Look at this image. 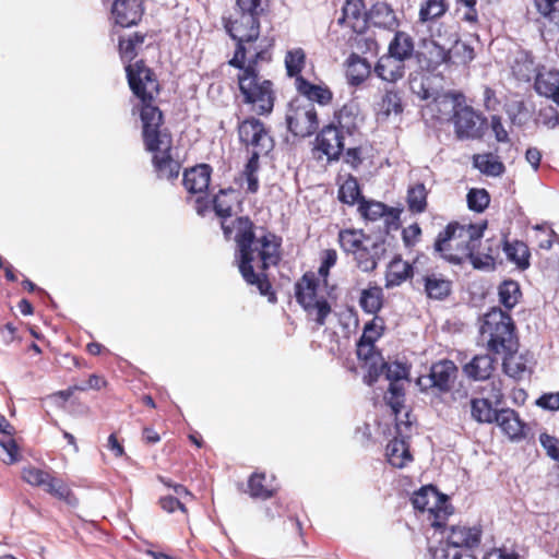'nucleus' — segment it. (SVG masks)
<instances>
[{
    "label": "nucleus",
    "mask_w": 559,
    "mask_h": 559,
    "mask_svg": "<svg viewBox=\"0 0 559 559\" xmlns=\"http://www.w3.org/2000/svg\"><path fill=\"white\" fill-rule=\"evenodd\" d=\"M130 88L141 102L142 136L145 150L152 154V163L158 178H178L181 164L173 147V138L163 127V114L153 105L159 93L154 73L143 61L126 67Z\"/></svg>",
    "instance_id": "obj_1"
},
{
    "label": "nucleus",
    "mask_w": 559,
    "mask_h": 559,
    "mask_svg": "<svg viewBox=\"0 0 559 559\" xmlns=\"http://www.w3.org/2000/svg\"><path fill=\"white\" fill-rule=\"evenodd\" d=\"M234 190H221L213 200L215 213L224 218L222 228L225 236L230 237L236 230L235 241L238 248V267L243 280L250 285H257L262 295H266L270 288L267 281L261 278L259 271H264L275 265L280 260V242L275 235L264 234L257 237L253 233V224L248 217H238L233 226L227 224L231 216Z\"/></svg>",
    "instance_id": "obj_2"
},
{
    "label": "nucleus",
    "mask_w": 559,
    "mask_h": 559,
    "mask_svg": "<svg viewBox=\"0 0 559 559\" xmlns=\"http://www.w3.org/2000/svg\"><path fill=\"white\" fill-rule=\"evenodd\" d=\"M485 228L486 224L451 223L439 233L435 250L441 258L453 264H462L468 259L475 269L489 267L493 264V258L489 254L476 253Z\"/></svg>",
    "instance_id": "obj_3"
},
{
    "label": "nucleus",
    "mask_w": 559,
    "mask_h": 559,
    "mask_svg": "<svg viewBox=\"0 0 559 559\" xmlns=\"http://www.w3.org/2000/svg\"><path fill=\"white\" fill-rule=\"evenodd\" d=\"M271 55L267 49L257 50L247 60H241L237 81L243 103L251 105L259 115L270 114L274 106L273 83L260 74V63L269 62Z\"/></svg>",
    "instance_id": "obj_4"
},
{
    "label": "nucleus",
    "mask_w": 559,
    "mask_h": 559,
    "mask_svg": "<svg viewBox=\"0 0 559 559\" xmlns=\"http://www.w3.org/2000/svg\"><path fill=\"white\" fill-rule=\"evenodd\" d=\"M479 332L481 342L495 354L511 352L516 347L514 323L510 314L500 308L495 307L484 316Z\"/></svg>",
    "instance_id": "obj_5"
},
{
    "label": "nucleus",
    "mask_w": 559,
    "mask_h": 559,
    "mask_svg": "<svg viewBox=\"0 0 559 559\" xmlns=\"http://www.w3.org/2000/svg\"><path fill=\"white\" fill-rule=\"evenodd\" d=\"M226 28L237 44L235 55L229 60L230 66H238L241 60H247L254 49H265L262 41L255 44L260 35V23L254 14H241L239 19L230 21Z\"/></svg>",
    "instance_id": "obj_6"
},
{
    "label": "nucleus",
    "mask_w": 559,
    "mask_h": 559,
    "mask_svg": "<svg viewBox=\"0 0 559 559\" xmlns=\"http://www.w3.org/2000/svg\"><path fill=\"white\" fill-rule=\"evenodd\" d=\"M296 299L319 324L325 323L331 306L323 295L319 294L318 281L313 273H306L295 285Z\"/></svg>",
    "instance_id": "obj_7"
},
{
    "label": "nucleus",
    "mask_w": 559,
    "mask_h": 559,
    "mask_svg": "<svg viewBox=\"0 0 559 559\" xmlns=\"http://www.w3.org/2000/svg\"><path fill=\"white\" fill-rule=\"evenodd\" d=\"M286 122L289 131L296 136L306 138L313 134L319 126L314 105L309 99H293L286 112Z\"/></svg>",
    "instance_id": "obj_8"
},
{
    "label": "nucleus",
    "mask_w": 559,
    "mask_h": 559,
    "mask_svg": "<svg viewBox=\"0 0 559 559\" xmlns=\"http://www.w3.org/2000/svg\"><path fill=\"white\" fill-rule=\"evenodd\" d=\"M481 539V530L478 526L455 525L444 532L442 539L433 549H443L452 552L451 549L471 551L477 547Z\"/></svg>",
    "instance_id": "obj_9"
},
{
    "label": "nucleus",
    "mask_w": 559,
    "mask_h": 559,
    "mask_svg": "<svg viewBox=\"0 0 559 559\" xmlns=\"http://www.w3.org/2000/svg\"><path fill=\"white\" fill-rule=\"evenodd\" d=\"M412 502L415 509L428 511L435 515L436 521L432 523L433 526H440L441 522L439 520L445 519L452 513V509L447 503L445 497L440 495L432 486H425L416 491L412 498Z\"/></svg>",
    "instance_id": "obj_10"
},
{
    "label": "nucleus",
    "mask_w": 559,
    "mask_h": 559,
    "mask_svg": "<svg viewBox=\"0 0 559 559\" xmlns=\"http://www.w3.org/2000/svg\"><path fill=\"white\" fill-rule=\"evenodd\" d=\"M22 478L28 485L40 487L56 498L71 503L69 487L61 479L52 477L48 472L35 466H26L22 469Z\"/></svg>",
    "instance_id": "obj_11"
},
{
    "label": "nucleus",
    "mask_w": 559,
    "mask_h": 559,
    "mask_svg": "<svg viewBox=\"0 0 559 559\" xmlns=\"http://www.w3.org/2000/svg\"><path fill=\"white\" fill-rule=\"evenodd\" d=\"M457 374L456 366L450 360H440L433 364L428 376H421L417 384L421 390L437 389L439 392H448L453 385Z\"/></svg>",
    "instance_id": "obj_12"
},
{
    "label": "nucleus",
    "mask_w": 559,
    "mask_h": 559,
    "mask_svg": "<svg viewBox=\"0 0 559 559\" xmlns=\"http://www.w3.org/2000/svg\"><path fill=\"white\" fill-rule=\"evenodd\" d=\"M240 141L252 151L269 152L273 146V141L264 128V124L255 119H247L238 127Z\"/></svg>",
    "instance_id": "obj_13"
},
{
    "label": "nucleus",
    "mask_w": 559,
    "mask_h": 559,
    "mask_svg": "<svg viewBox=\"0 0 559 559\" xmlns=\"http://www.w3.org/2000/svg\"><path fill=\"white\" fill-rule=\"evenodd\" d=\"M344 134L335 124L326 126L317 136V148L329 160L338 159L345 146Z\"/></svg>",
    "instance_id": "obj_14"
},
{
    "label": "nucleus",
    "mask_w": 559,
    "mask_h": 559,
    "mask_svg": "<svg viewBox=\"0 0 559 559\" xmlns=\"http://www.w3.org/2000/svg\"><path fill=\"white\" fill-rule=\"evenodd\" d=\"M456 135L460 139H475L480 135L479 116L471 107H461L453 116Z\"/></svg>",
    "instance_id": "obj_15"
},
{
    "label": "nucleus",
    "mask_w": 559,
    "mask_h": 559,
    "mask_svg": "<svg viewBox=\"0 0 559 559\" xmlns=\"http://www.w3.org/2000/svg\"><path fill=\"white\" fill-rule=\"evenodd\" d=\"M384 252V242L371 239L367 240V242H365V245L353 255L357 266L362 272H371L377 267L378 262L381 260Z\"/></svg>",
    "instance_id": "obj_16"
},
{
    "label": "nucleus",
    "mask_w": 559,
    "mask_h": 559,
    "mask_svg": "<svg viewBox=\"0 0 559 559\" xmlns=\"http://www.w3.org/2000/svg\"><path fill=\"white\" fill-rule=\"evenodd\" d=\"M340 24L350 27L356 33H361L368 23V13L361 0H347L343 7Z\"/></svg>",
    "instance_id": "obj_17"
},
{
    "label": "nucleus",
    "mask_w": 559,
    "mask_h": 559,
    "mask_svg": "<svg viewBox=\"0 0 559 559\" xmlns=\"http://www.w3.org/2000/svg\"><path fill=\"white\" fill-rule=\"evenodd\" d=\"M111 12L115 22L122 27L136 24L142 16L141 4L138 0H115Z\"/></svg>",
    "instance_id": "obj_18"
},
{
    "label": "nucleus",
    "mask_w": 559,
    "mask_h": 559,
    "mask_svg": "<svg viewBox=\"0 0 559 559\" xmlns=\"http://www.w3.org/2000/svg\"><path fill=\"white\" fill-rule=\"evenodd\" d=\"M211 179V168L209 165L202 164L192 167L183 173V186L190 193H202L204 192Z\"/></svg>",
    "instance_id": "obj_19"
},
{
    "label": "nucleus",
    "mask_w": 559,
    "mask_h": 559,
    "mask_svg": "<svg viewBox=\"0 0 559 559\" xmlns=\"http://www.w3.org/2000/svg\"><path fill=\"white\" fill-rule=\"evenodd\" d=\"M404 61L391 53L382 56L376 67V74L383 81L394 83L404 75Z\"/></svg>",
    "instance_id": "obj_20"
},
{
    "label": "nucleus",
    "mask_w": 559,
    "mask_h": 559,
    "mask_svg": "<svg viewBox=\"0 0 559 559\" xmlns=\"http://www.w3.org/2000/svg\"><path fill=\"white\" fill-rule=\"evenodd\" d=\"M295 85L301 97L299 99H309L312 104L317 102L320 105H328L332 100V92L322 85H316L302 76H297Z\"/></svg>",
    "instance_id": "obj_21"
},
{
    "label": "nucleus",
    "mask_w": 559,
    "mask_h": 559,
    "mask_svg": "<svg viewBox=\"0 0 559 559\" xmlns=\"http://www.w3.org/2000/svg\"><path fill=\"white\" fill-rule=\"evenodd\" d=\"M495 423L511 440H520L524 437V423L513 409H500Z\"/></svg>",
    "instance_id": "obj_22"
},
{
    "label": "nucleus",
    "mask_w": 559,
    "mask_h": 559,
    "mask_svg": "<svg viewBox=\"0 0 559 559\" xmlns=\"http://www.w3.org/2000/svg\"><path fill=\"white\" fill-rule=\"evenodd\" d=\"M504 359H503V371L507 376L510 378H513L515 380L523 379L527 373L531 372L528 362V356L527 354H520L515 353L513 350L503 353Z\"/></svg>",
    "instance_id": "obj_23"
},
{
    "label": "nucleus",
    "mask_w": 559,
    "mask_h": 559,
    "mask_svg": "<svg viewBox=\"0 0 559 559\" xmlns=\"http://www.w3.org/2000/svg\"><path fill=\"white\" fill-rule=\"evenodd\" d=\"M535 90L539 95L555 98L559 91V71L543 69L535 76Z\"/></svg>",
    "instance_id": "obj_24"
},
{
    "label": "nucleus",
    "mask_w": 559,
    "mask_h": 559,
    "mask_svg": "<svg viewBox=\"0 0 559 559\" xmlns=\"http://www.w3.org/2000/svg\"><path fill=\"white\" fill-rule=\"evenodd\" d=\"M495 369V359L489 355H477L464 366L465 373L477 381L487 380Z\"/></svg>",
    "instance_id": "obj_25"
},
{
    "label": "nucleus",
    "mask_w": 559,
    "mask_h": 559,
    "mask_svg": "<svg viewBox=\"0 0 559 559\" xmlns=\"http://www.w3.org/2000/svg\"><path fill=\"white\" fill-rule=\"evenodd\" d=\"M337 128L345 134H352L361 120L359 117V107L356 103H346L335 115Z\"/></svg>",
    "instance_id": "obj_26"
},
{
    "label": "nucleus",
    "mask_w": 559,
    "mask_h": 559,
    "mask_svg": "<svg viewBox=\"0 0 559 559\" xmlns=\"http://www.w3.org/2000/svg\"><path fill=\"white\" fill-rule=\"evenodd\" d=\"M469 406L472 418L479 424H492L498 418L499 411L488 397L472 399Z\"/></svg>",
    "instance_id": "obj_27"
},
{
    "label": "nucleus",
    "mask_w": 559,
    "mask_h": 559,
    "mask_svg": "<svg viewBox=\"0 0 559 559\" xmlns=\"http://www.w3.org/2000/svg\"><path fill=\"white\" fill-rule=\"evenodd\" d=\"M371 66L366 59L352 53L347 59L346 78L350 85L361 84L370 74Z\"/></svg>",
    "instance_id": "obj_28"
},
{
    "label": "nucleus",
    "mask_w": 559,
    "mask_h": 559,
    "mask_svg": "<svg viewBox=\"0 0 559 559\" xmlns=\"http://www.w3.org/2000/svg\"><path fill=\"white\" fill-rule=\"evenodd\" d=\"M385 455L388 462L397 468L404 467L408 462L412 461L408 445L403 439L394 438L391 440L386 445Z\"/></svg>",
    "instance_id": "obj_29"
},
{
    "label": "nucleus",
    "mask_w": 559,
    "mask_h": 559,
    "mask_svg": "<svg viewBox=\"0 0 559 559\" xmlns=\"http://www.w3.org/2000/svg\"><path fill=\"white\" fill-rule=\"evenodd\" d=\"M412 265L400 257L394 258L388 266L385 286L394 287L401 285L412 275Z\"/></svg>",
    "instance_id": "obj_30"
},
{
    "label": "nucleus",
    "mask_w": 559,
    "mask_h": 559,
    "mask_svg": "<svg viewBox=\"0 0 559 559\" xmlns=\"http://www.w3.org/2000/svg\"><path fill=\"white\" fill-rule=\"evenodd\" d=\"M368 23L388 29L394 28L397 24L394 11L383 2L372 7L368 13Z\"/></svg>",
    "instance_id": "obj_31"
},
{
    "label": "nucleus",
    "mask_w": 559,
    "mask_h": 559,
    "mask_svg": "<svg viewBox=\"0 0 559 559\" xmlns=\"http://www.w3.org/2000/svg\"><path fill=\"white\" fill-rule=\"evenodd\" d=\"M503 251L508 260L513 262L519 269L526 270L530 266V250L523 241H506Z\"/></svg>",
    "instance_id": "obj_32"
},
{
    "label": "nucleus",
    "mask_w": 559,
    "mask_h": 559,
    "mask_svg": "<svg viewBox=\"0 0 559 559\" xmlns=\"http://www.w3.org/2000/svg\"><path fill=\"white\" fill-rule=\"evenodd\" d=\"M402 100L397 92L386 91L377 108V119L386 120L391 115L397 116L402 112Z\"/></svg>",
    "instance_id": "obj_33"
},
{
    "label": "nucleus",
    "mask_w": 559,
    "mask_h": 559,
    "mask_svg": "<svg viewBox=\"0 0 559 559\" xmlns=\"http://www.w3.org/2000/svg\"><path fill=\"white\" fill-rule=\"evenodd\" d=\"M425 292L429 298L443 299L451 292V282L438 274L426 275L425 278Z\"/></svg>",
    "instance_id": "obj_34"
},
{
    "label": "nucleus",
    "mask_w": 559,
    "mask_h": 559,
    "mask_svg": "<svg viewBox=\"0 0 559 559\" xmlns=\"http://www.w3.org/2000/svg\"><path fill=\"white\" fill-rule=\"evenodd\" d=\"M372 238L366 236L361 230L345 229L340 231L338 240L344 251L355 254L367 240Z\"/></svg>",
    "instance_id": "obj_35"
},
{
    "label": "nucleus",
    "mask_w": 559,
    "mask_h": 559,
    "mask_svg": "<svg viewBox=\"0 0 559 559\" xmlns=\"http://www.w3.org/2000/svg\"><path fill=\"white\" fill-rule=\"evenodd\" d=\"M462 98V95L453 94V93H445L442 95H437L432 103V110H438L441 115L439 119H445L451 114L453 116L455 115V110H459L457 108L461 103L460 99Z\"/></svg>",
    "instance_id": "obj_36"
},
{
    "label": "nucleus",
    "mask_w": 559,
    "mask_h": 559,
    "mask_svg": "<svg viewBox=\"0 0 559 559\" xmlns=\"http://www.w3.org/2000/svg\"><path fill=\"white\" fill-rule=\"evenodd\" d=\"M383 304V292L378 286L366 288L361 292L359 305L364 311L370 314L377 313Z\"/></svg>",
    "instance_id": "obj_37"
},
{
    "label": "nucleus",
    "mask_w": 559,
    "mask_h": 559,
    "mask_svg": "<svg viewBox=\"0 0 559 559\" xmlns=\"http://www.w3.org/2000/svg\"><path fill=\"white\" fill-rule=\"evenodd\" d=\"M427 60L430 70L437 69L441 64L450 63V48L440 41L432 39L427 46Z\"/></svg>",
    "instance_id": "obj_38"
},
{
    "label": "nucleus",
    "mask_w": 559,
    "mask_h": 559,
    "mask_svg": "<svg viewBox=\"0 0 559 559\" xmlns=\"http://www.w3.org/2000/svg\"><path fill=\"white\" fill-rule=\"evenodd\" d=\"M414 44L409 35L404 32H397L394 39L389 45V53L405 61L413 55Z\"/></svg>",
    "instance_id": "obj_39"
},
{
    "label": "nucleus",
    "mask_w": 559,
    "mask_h": 559,
    "mask_svg": "<svg viewBox=\"0 0 559 559\" xmlns=\"http://www.w3.org/2000/svg\"><path fill=\"white\" fill-rule=\"evenodd\" d=\"M474 166L487 176H500L504 171L503 164L492 154H478L474 156Z\"/></svg>",
    "instance_id": "obj_40"
},
{
    "label": "nucleus",
    "mask_w": 559,
    "mask_h": 559,
    "mask_svg": "<svg viewBox=\"0 0 559 559\" xmlns=\"http://www.w3.org/2000/svg\"><path fill=\"white\" fill-rule=\"evenodd\" d=\"M512 72L521 81H531L536 72L532 57L526 52L519 53L512 66Z\"/></svg>",
    "instance_id": "obj_41"
},
{
    "label": "nucleus",
    "mask_w": 559,
    "mask_h": 559,
    "mask_svg": "<svg viewBox=\"0 0 559 559\" xmlns=\"http://www.w3.org/2000/svg\"><path fill=\"white\" fill-rule=\"evenodd\" d=\"M407 204L409 211L423 213L427 206V190L423 183H416L408 188Z\"/></svg>",
    "instance_id": "obj_42"
},
{
    "label": "nucleus",
    "mask_w": 559,
    "mask_h": 559,
    "mask_svg": "<svg viewBox=\"0 0 559 559\" xmlns=\"http://www.w3.org/2000/svg\"><path fill=\"white\" fill-rule=\"evenodd\" d=\"M521 297L520 285L514 281H504L499 286V300L507 308L512 309Z\"/></svg>",
    "instance_id": "obj_43"
},
{
    "label": "nucleus",
    "mask_w": 559,
    "mask_h": 559,
    "mask_svg": "<svg viewBox=\"0 0 559 559\" xmlns=\"http://www.w3.org/2000/svg\"><path fill=\"white\" fill-rule=\"evenodd\" d=\"M453 45L450 47V63L467 64L474 57V49L467 44L457 40L455 37L451 40Z\"/></svg>",
    "instance_id": "obj_44"
},
{
    "label": "nucleus",
    "mask_w": 559,
    "mask_h": 559,
    "mask_svg": "<svg viewBox=\"0 0 559 559\" xmlns=\"http://www.w3.org/2000/svg\"><path fill=\"white\" fill-rule=\"evenodd\" d=\"M264 474H253L248 483L249 492L254 498L267 499L274 491L275 487L272 484H264Z\"/></svg>",
    "instance_id": "obj_45"
},
{
    "label": "nucleus",
    "mask_w": 559,
    "mask_h": 559,
    "mask_svg": "<svg viewBox=\"0 0 559 559\" xmlns=\"http://www.w3.org/2000/svg\"><path fill=\"white\" fill-rule=\"evenodd\" d=\"M338 198L342 202L347 204H355L360 202V189L358 181L355 177L349 176L340 187Z\"/></svg>",
    "instance_id": "obj_46"
},
{
    "label": "nucleus",
    "mask_w": 559,
    "mask_h": 559,
    "mask_svg": "<svg viewBox=\"0 0 559 559\" xmlns=\"http://www.w3.org/2000/svg\"><path fill=\"white\" fill-rule=\"evenodd\" d=\"M448 9L445 0H426L419 10L421 21L433 20L440 17Z\"/></svg>",
    "instance_id": "obj_47"
},
{
    "label": "nucleus",
    "mask_w": 559,
    "mask_h": 559,
    "mask_svg": "<svg viewBox=\"0 0 559 559\" xmlns=\"http://www.w3.org/2000/svg\"><path fill=\"white\" fill-rule=\"evenodd\" d=\"M305 59L306 53L301 48H295L287 51L285 57L287 74L289 76H299L298 74L301 72L305 66Z\"/></svg>",
    "instance_id": "obj_48"
},
{
    "label": "nucleus",
    "mask_w": 559,
    "mask_h": 559,
    "mask_svg": "<svg viewBox=\"0 0 559 559\" xmlns=\"http://www.w3.org/2000/svg\"><path fill=\"white\" fill-rule=\"evenodd\" d=\"M391 211V209L381 202L366 200L359 202V212L365 218L370 221H377Z\"/></svg>",
    "instance_id": "obj_49"
},
{
    "label": "nucleus",
    "mask_w": 559,
    "mask_h": 559,
    "mask_svg": "<svg viewBox=\"0 0 559 559\" xmlns=\"http://www.w3.org/2000/svg\"><path fill=\"white\" fill-rule=\"evenodd\" d=\"M144 37L139 34H134L133 36H129L128 38H120L119 51L121 58L126 61H131L136 55V47L142 45Z\"/></svg>",
    "instance_id": "obj_50"
},
{
    "label": "nucleus",
    "mask_w": 559,
    "mask_h": 559,
    "mask_svg": "<svg viewBox=\"0 0 559 559\" xmlns=\"http://www.w3.org/2000/svg\"><path fill=\"white\" fill-rule=\"evenodd\" d=\"M0 460L5 464H13L20 461L19 447L15 440L9 436L0 440Z\"/></svg>",
    "instance_id": "obj_51"
},
{
    "label": "nucleus",
    "mask_w": 559,
    "mask_h": 559,
    "mask_svg": "<svg viewBox=\"0 0 559 559\" xmlns=\"http://www.w3.org/2000/svg\"><path fill=\"white\" fill-rule=\"evenodd\" d=\"M392 411L397 414L400 408L403 406L404 401V388L401 381L390 382L388 392L384 397Z\"/></svg>",
    "instance_id": "obj_52"
},
{
    "label": "nucleus",
    "mask_w": 559,
    "mask_h": 559,
    "mask_svg": "<svg viewBox=\"0 0 559 559\" xmlns=\"http://www.w3.org/2000/svg\"><path fill=\"white\" fill-rule=\"evenodd\" d=\"M411 90L415 95L424 100H433L438 95L437 92L430 86L429 79L424 76L412 79Z\"/></svg>",
    "instance_id": "obj_53"
},
{
    "label": "nucleus",
    "mask_w": 559,
    "mask_h": 559,
    "mask_svg": "<svg viewBox=\"0 0 559 559\" xmlns=\"http://www.w3.org/2000/svg\"><path fill=\"white\" fill-rule=\"evenodd\" d=\"M490 198L484 189H472L467 193L468 207L476 212H483L489 204Z\"/></svg>",
    "instance_id": "obj_54"
},
{
    "label": "nucleus",
    "mask_w": 559,
    "mask_h": 559,
    "mask_svg": "<svg viewBox=\"0 0 559 559\" xmlns=\"http://www.w3.org/2000/svg\"><path fill=\"white\" fill-rule=\"evenodd\" d=\"M386 379L390 382L406 380L408 377V367L400 361L388 362L383 365Z\"/></svg>",
    "instance_id": "obj_55"
},
{
    "label": "nucleus",
    "mask_w": 559,
    "mask_h": 559,
    "mask_svg": "<svg viewBox=\"0 0 559 559\" xmlns=\"http://www.w3.org/2000/svg\"><path fill=\"white\" fill-rule=\"evenodd\" d=\"M382 322L376 318L365 325L362 335L359 341H364L369 344H374L376 341L382 335Z\"/></svg>",
    "instance_id": "obj_56"
},
{
    "label": "nucleus",
    "mask_w": 559,
    "mask_h": 559,
    "mask_svg": "<svg viewBox=\"0 0 559 559\" xmlns=\"http://www.w3.org/2000/svg\"><path fill=\"white\" fill-rule=\"evenodd\" d=\"M337 261V252L334 249H328L322 252L321 265L319 267V275L326 281L330 269L335 265Z\"/></svg>",
    "instance_id": "obj_57"
},
{
    "label": "nucleus",
    "mask_w": 559,
    "mask_h": 559,
    "mask_svg": "<svg viewBox=\"0 0 559 559\" xmlns=\"http://www.w3.org/2000/svg\"><path fill=\"white\" fill-rule=\"evenodd\" d=\"M449 552L443 549H431L432 559H477L471 551L457 552L455 549H451Z\"/></svg>",
    "instance_id": "obj_58"
},
{
    "label": "nucleus",
    "mask_w": 559,
    "mask_h": 559,
    "mask_svg": "<svg viewBox=\"0 0 559 559\" xmlns=\"http://www.w3.org/2000/svg\"><path fill=\"white\" fill-rule=\"evenodd\" d=\"M533 3L540 16L551 19L552 14L556 12L559 0H533Z\"/></svg>",
    "instance_id": "obj_59"
},
{
    "label": "nucleus",
    "mask_w": 559,
    "mask_h": 559,
    "mask_svg": "<svg viewBox=\"0 0 559 559\" xmlns=\"http://www.w3.org/2000/svg\"><path fill=\"white\" fill-rule=\"evenodd\" d=\"M539 442L546 450V453L549 457H551L555 461L559 460V447L557 444L556 438L547 433H542L539 436Z\"/></svg>",
    "instance_id": "obj_60"
},
{
    "label": "nucleus",
    "mask_w": 559,
    "mask_h": 559,
    "mask_svg": "<svg viewBox=\"0 0 559 559\" xmlns=\"http://www.w3.org/2000/svg\"><path fill=\"white\" fill-rule=\"evenodd\" d=\"M536 405L546 411L559 409V392L545 393L536 400Z\"/></svg>",
    "instance_id": "obj_61"
},
{
    "label": "nucleus",
    "mask_w": 559,
    "mask_h": 559,
    "mask_svg": "<svg viewBox=\"0 0 559 559\" xmlns=\"http://www.w3.org/2000/svg\"><path fill=\"white\" fill-rule=\"evenodd\" d=\"M421 235V229L418 224H412L403 229L402 237L406 247H413Z\"/></svg>",
    "instance_id": "obj_62"
},
{
    "label": "nucleus",
    "mask_w": 559,
    "mask_h": 559,
    "mask_svg": "<svg viewBox=\"0 0 559 559\" xmlns=\"http://www.w3.org/2000/svg\"><path fill=\"white\" fill-rule=\"evenodd\" d=\"M539 119L548 128L559 126V112L554 107H547L540 110Z\"/></svg>",
    "instance_id": "obj_63"
},
{
    "label": "nucleus",
    "mask_w": 559,
    "mask_h": 559,
    "mask_svg": "<svg viewBox=\"0 0 559 559\" xmlns=\"http://www.w3.org/2000/svg\"><path fill=\"white\" fill-rule=\"evenodd\" d=\"M159 503H160L162 509L168 513L174 512L176 509H179L182 512H186L185 504L176 497H173V496L163 497V498H160Z\"/></svg>",
    "instance_id": "obj_64"
}]
</instances>
